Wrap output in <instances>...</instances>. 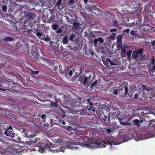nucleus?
I'll return each mask as SVG.
<instances>
[{"label":"nucleus","instance_id":"nucleus-1","mask_svg":"<svg viewBox=\"0 0 155 155\" xmlns=\"http://www.w3.org/2000/svg\"><path fill=\"white\" fill-rule=\"evenodd\" d=\"M92 100V99L89 98L87 100V103L89 104V107L88 108L89 110H92L94 112L96 111L97 116L100 121H102L103 123H104L105 124L109 123L110 121V118L109 117H107V116L104 115L103 113V111L101 110L104 108V107H99L98 110H96V109L94 107V105L91 103Z\"/></svg>","mask_w":155,"mask_h":155},{"label":"nucleus","instance_id":"nucleus-2","mask_svg":"<svg viewBox=\"0 0 155 155\" xmlns=\"http://www.w3.org/2000/svg\"><path fill=\"white\" fill-rule=\"evenodd\" d=\"M69 39L72 42L75 43L76 46L71 48V50H77L82 47V44L80 38L76 34L72 33L69 36Z\"/></svg>","mask_w":155,"mask_h":155},{"label":"nucleus","instance_id":"nucleus-3","mask_svg":"<svg viewBox=\"0 0 155 155\" xmlns=\"http://www.w3.org/2000/svg\"><path fill=\"white\" fill-rule=\"evenodd\" d=\"M21 16L22 17V18L21 19L20 21H21L24 18L26 19V20H24V24L27 26V25H29L30 23L29 20L35 18L36 17V15L35 14L32 13L24 12L21 13Z\"/></svg>","mask_w":155,"mask_h":155},{"label":"nucleus","instance_id":"nucleus-4","mask_svg":"<svg viewBox=\"0 0 155 155\" xmlns=\"http://www.w3.org/2000/svg\"><path fill=\"white\" fill-rule=\"evenodd\" d=\"M38 143V145L36 147H38L39 152L43 153L48 148L50 142L48 139H44Z\"/></svg>","mask_w":155,"mask_h":155},{"label":"nucleus","instance_id":"nucleus-5","mask_svg":"<svg viewBox=\"0 0 155 155\" xmlns=\"http://www.w3.org/2000/svg\"><path fill=\"white\" fill-rule=\"evenodd\" d=\"M128 4L131 8L134 9L137 11L140 10V7L141 5L139 0H130L128 2Z\"/></svg>","mask_w":155,"mask_h":155},{"label":"nucleus","instance_id":"nucleus-6","mask_svg":"<svg viewBox=\"0 0 155 155\" xmlns=\"http://www.w3.org/2000/svg\"><path fill=\"white\" fill-rule=\"evenodd\" d=\"M155 116V114L154 113L150 114H149L148 115H145V117L144 118V120L145 121V122L148 121V123H150L149 124L150 127L151 126L152 122H155V120L153 119H152V116ZM152 127L153 128V131L154 130H155V124H153Z\"/></svg>","mask_w":155,"mask_h":155},{"label":"nucleus","instance_id":"nucleus-7","mask_svg":"<svg viewBox=\"0 0 155 155\" xmlns=\"http://www.w3.org/2000/svg\"><path fill=\"white\" fill-rule=\"evenodd\" d=\"M128 115L124 114L122 115L121 116L120 115L119 117H118V120L120 122V124L121 125L124 126L127 125H130L131 123H128L127 122H129L130 121L128 119Z\"/></svg>","mask_w":155,"mask_h":155},{"label":"nucleus","instance_id":"nucleus-8","mask_svg":"<svg viewBox=\"0 0 155 155\" xmlns=\"http://www.w3.org/2000/svg\"><path fill=\"white\" fill-rule=\"evenodd\" d=\"M4 133L7 136H10L12 138H14L15 135L14 133L12 126L10 124L7 126V128L5 129Z\"/></svg>","mask_w":155,"mask_h":155},{"label":"nucleus","instance_id":"nucleus-9","mask_svg":"<svg viewBox=\"0 0 155 155\" xmlns=\"http://www.w3.org/2000/svg\"><path fill=\"white\" fill-rule=\"evenodd\" d=\"M55 145L53 143L50 142V144H49L48 148L50 150V151L52 153H57L61 152H64L65 150V147L62 146L60 147V148L56 149L55 147H54Z\"/></svg>","mask_w":155,"mask_h":155},{"label":"nucleus","instance_id":"nucleus-10","mask_svg":"<svg viewBox=\"0 0 155 155\" xmlns=\"http://www.w3.org/2000/svg\"><path fill=\"white\" fill-rule=\"evenodd\" d=\"M91 77V74L89 75L88 77L84 76V74L82 75L79 79L81 85L83 86L87 85Z\"/></svg>","mask_w":155,"mask_h":155},{"label":"nucleus","instance_id":"nucleus-11","mask_svg":"<svg viewBox=\"0 0 155 155\" xmlns=\"http://www.w3.org/2000/svg\"><path fill=\"white\" fill-rule=\"evenodd\" d=\"M104 64L107 66H109V64L111 65H117L116 60L114 59L112 57H109L106 58L103 61Z\"/></svg>","mask_w":155,"mask_h":155},{"label":"nucleus","instance_id":"nucleus-12","mask_svg":"<svg viewBox=\"0 0 155 155\" xmlns=\"http://www.w3.org/2000/svg\"><path fill=\"white\" fill-rule=\"evenodd\" d=\"M78 143H79L77 142H71L69 141L65 143L67 145L63 147H65V149H69L77 150L78 147H77L76 145H78Z\"/></svg>","mask_w":155,"mask_h":155},{"label":"nucleus","instance_id":"nucleus-13","mask_svg":"<svg viewBox=\"0 0 155 155\" xmlns=\"http://www.w3.org/2000/svg\"><path fill=\"white\" fill-rule=\"evenodd\" d=\"M40 28L39 26H37L36 28L34 30V32L39 39L43 40L45 36L43 34V32L40 30Z\"/></svg>","mask_w":155,"mask_h":155},{"label":"nucleus","instance_id":"nucleus-14","mask_svg":"<svg viewBox=\"0 0 155 155\" xmlns=\"http://www.w3.org/2000/svg\"><path fill=\"white\" fill-rule=\"evenodd\" d=\"M143 52V49L142 48L134 50L132 53V57L134 59H136L138 55H141Z\"/></svg>","mask_w":155,"mask_h":155},{"label":"nucleus","instance_id":"nucleus-15","mask_svg":"<svg viewBox=\"0 0 155 155\" xmlns=\"http://www.w3.org/2000/svg\"><path fill=\"white\" fill-rule=\"evenodd\" d=\"M74 138H76L77 140L79 142V143H85L87 142V139L88 137L84 135L76 137L75 135L74 136Z\"/></svg>","mask_w":155,"mask_h":155},{"label":"nucleus","instance_id":"nucleus-16","mask_svg":"<svg viewBox=\"0 0 155 155\" xmlns=\"http://www.w3.org/2000/svg\"><path fill=\"white\" fill-rule=\"evenodd\" d=\"M141 29V31L142 30L143 31L141 32V33L149 34L152 32V27L148 24L146 25L145 26H143V28Z\"/></svg>","mask_w":155,"mask_h":155},{"label":"nucleus","instance_id":"nucleus-17","mask_svg":"<svg viewBox=\"0 0 155 155\" xmlns=\"http://www.w3.org/2000/svg\"><path fill=\"white\" fill-rule=\"evenodd\" d=\"M128 90L127 86L124 85L123 88L118 90L119 94L122 97H125L127 95Z\"/></svg>","mask_w":155,"mask_h":155},{"label":"nucleus","instance_id":"nucleus-18","mask_svg":"<svg viewBox=\"0 0 155 155\" xmlns=\"http://www.w3.org/2000/svg\"><path fill=\"white\" fill-rule=\"evenodd\" d=\"M21 133L22 134L23 136L26 137L31 138L32 137L33 135H31V132L28 129H24L21 130Z\"/></svg>","mask_w":155,"mask_h":155},{"label":"nucleus","instance_id":"nucleus-19","mask_svg":"<svg viewBox=\"0 0 155 155\" xmlns=\"http://www.w3.org/2000/svg\"><path fill=\"white\" fill-rule=\"evenodd\" d=\"M20 148L17 149L16 147L13 146L9 148V150L11 153H12V155H16L20 153Z\"/></svg>","mask_w":155,"mask_h":155},{"label":"nucleus","instance_id":"nucleus-20","mask_svg":"<svg viewBox=\"0 0 155 155\" xmlns=\"http://www.w3.org/2000/svg\"><path fill=\"white\" fill-rule=\"evenodd\" d=\"M18 111L21 114H26L27 112V107L24 106L18 105L16 106Z\"/></svg>","mask_w":155,"mask_h":155},{"label":"nucleus","instance_id":"nucleus-21","mask_svg":"<svg viewBox=\"0 0 155 155\" xmlns=\"http://www.w3.org/2000/svg\"><path fill=\"white\" fill-rule=\"evenodd\" d=\"M74 108L78 107L81 105V103L80 101L77 100H72V101L70 104Z\"/></svg>","mask_w":155,"mask_h":155},{"label":"nucleus","instance_id":"nucleus-22","mask_svg":"<svg viewBox=\"0 0 155 155\" xmlns=\"http://www.w3.org/2000/svg\"><path fill=\"white\" fill-rule=\"evenodd\" d=\"M122 36L120 35H118L117 37V47L118 48L122 47Z\"/></svg>","mask_w":155,"mask_h":155},{"label":"nucleus","instance_id":"nucleus-23","mask_svg":"<svg viewBox=\"0 0 155 155\" xmlns=\"http://www.w3.org/2000/svg\"><path fill=\"white\" fill-rule=\"evenodd\" d=\"M64 99L65 101L66 102H65L66 104H70L71 102V96L68 94L67 93L64 95Z\"/></svg>","mask_w":155,"mask_h":155},{"label":"nucleus","instance_id":"nucleus-24","mask_svg":"<svg viewBox=\"0 0 155 155\" xmlns=\"http://www.w3.org/2000/svg\"><path fill=\"white\" fill-rule=\"evenodd\" d=\"M62 15L57 14H56L55 20L56 22L58 24H61L62 22Z\"/></svg>","mask_w":155,"mask_h":155},{"label":"nucleus","instance_id":"nucleus-25","mask_svg":"<svg viewBox=\"0 0 155 155\" xmlns=\"http://www.w3.org/2000/svg\"><path fill=\"white\" fill-rule=\"evenodd\" d=\"M134 98L136 99H139L141 101L143 100V99L145 98L144 96H143L140 93V92H139V93L135 94L134 95Z\"/></svg>","mask_w":155,"mask_h":155},{"label":"nucleus","instance_id":"nucleus-26","mask_svg":"<svg viewBox=\"0 0 155 155\" xmlns=\"http://www.w3.org/2000/svg\"><path fill=\"white\" fill-rule=\"evenodd\" d=\"M138 90L139 92H141L142 95L144 96V91L145 90L146 88V85H142L141 86H139L138 87Z\"/></svg>","mask_w":155,"mask_h":155},{"label":"nucleus","instance_id":"nucleus-27","mask_svg":"<svg viewBox=\"0 0 155 155\" xmlns=\"http://www.w3.org/2000/svg\"><path fill=\"white\" fill-rule=\"evenodd\" d=\"M109 115H110L113 119L114 120L118 119V117L120 115L116 112H114L113 113H110L109 114Z\"/></svg>","mask_w":155,"mask_h":155},{"label":"nucleus","instance_id":"nucleus-28","mask_svg":"<svg viewBox=\"0 0 155 155\" xmlns=\"http://www.w3.org/2000/svg\"><path fill=\"white\" fill-rule=\"evenodd\" d=\"M68 36L67 35H66L63 38L62 42L64 44H67V47L71 48V46H70V45L68 44Z\"/></svg>","mask_w":155,"mask_h":155},{"label":"nucleus","instance_id":"nucleus-29","mask_svg":"<svg viewBox=\"0 0 155 155\" xmlns=\"http://www.w3.org/2000/svg\"><path fill=\"white\" fill-rule=\"evenodd\" d=\"M151 63L153 65L151 67V70L155 72V59L153 57L151 58Z\"/></svg>","mask_w":155,"mask_h":155},{"label":"nucleus","instance_id":"nucleus-30","mask_svg":"<svg viewBox=\"0 0 155 155\" xmlns=\"http://www.w3.org/2000/svg\"><path fill=\"white\" fill-rule=\"evenodd\" d=\"M121 48L122 49L121 50V52H120V54L122 57H126V50L125 48H123L122 46Z\"/></svg>","mask_w":155,"mask_h":155},{"label":"nucleus","instance_id":"nucleus-31","mask_svg":"<svg viewBox=\"0 0 155 155\" xmlns=\"http://www.w3.org/2000/svg\"><path fill=\"white\" fill-rule=\"evenodd\" d=\"M132 123H133V126H136L137 127H139L140 126V120L138 119H135L133 120Z\"/></svg>","mask_w":155,"mask_h":155},{"label":"nucleus","instance_id":"nucleus-32","mask_svg":"<svg viewBox=\"0 0 155 155\" xmlns=\"http://www.w3.org/2000/svg\"><path fill=\"white\" fill-rule=\"evenodd\" d=\"M31 52L34 58L36 59H37L38 58L39 56L38 53L36 51L33 50L31 51Z\"/></svg>","mask_w":155,"mask_h":155},{"label":"nucleus","instance_id":"nucleus-33","mask_svg":"<svg viewBox=\"0 0 155 155\" xmlns=\"http://www.w3.org/2000/svg\"><path fill=\"white\" fill-rule=\"evenodd\" d=\"M62 0H58L56 5L58 7V8L61 9L63 8L62 5Z\"/></svg>","mask_w":155,"mask_h":155},{"label":"nucleus","instance_id":"nucleus-34","mask_svg":"<svg viewBox=\"0 0 155 155\" xmlns=\"http://www.w3.org/2000/svg\"><path fill=\"white\" fill-rule=\"evenodd\" d=\"M14 40L13 38L9 37V36H5L3 40L5 42L12 41Z\"/></svg>","mask_w":155,"mask_h":155},{"label":"nucleus","instance_id":"nucleus-35","mask_svg":"<svg viewBox=\"0 0 155 155\" xmlns=\"http://www.w3.org/2000/svg\"><path fill=\"white\" fill-rule=\"evenodd\" d=\"M132 52V51L131 50H128L126 53V55L127 56V58L128 59L130 60L131 59V54Z\"/></svg>","mask_w":155,"mask_h":155},{"label":"nucleus","instance_id":"nucleus-36","mask_svg":"<svg viewBox=\"0 0 155 155\" xmlns=\"http://www.w3.org/2000/svg\"><path fill=\"white\" fill-rule=\"evenodd\" d=\"M73 26L76 30H78L79 29V28L80 27V24L78 22H75L74 23Z\"/></svg>","mask_w":155,"mask_h":155},{"label":"nucleus","instance_id":"nucleus-37","mask_svg":"<svg viewBox=\"0 0 155 155\" xmlns=\"http://www.w3.org/2000/svg\"><path fill=\"white\" fill-rule=\"evenodd\" d=\"M49 63L50 65L52 66V67H55V70H56L58 68V67H56V66H55V61L54 60H51V61H50L49 62Z\"/></svg>","mask_w":155,"mask_h":155},{"label":"nucleus","instance_id":"nucleus-38","mask_svg":"<svg viewBox=\"0 0 155 155\" xmlns=\"http://www.w3.org/2000/svg\"><path fill=\"white\" fill-rule=\"evenodd\" d=\"M48 107L49 108L52 107H53L56 106L57 104L55 102L53 101H51L50 104H48V105H47Z\"/></svg>","mask_w":155,"mask_h":155},{"label":"nucleus","instance_id":"nucleus-39","mask_svg":"<svg viewBox=\"0 0 155 155\" xmlns=\"http://www.w3.org/2000/svg\"><path fill=\"white\" fill-rule=\"evenodd\" d=\"M39 140V139L38 138H36L34 140H29V143L30 144H31L32 143H35L37 142H38V140Z\"/></svg>","mask_w":155,"mask_h":155},{"label":"nucleus","instance_id":"nucleus-40","mask_svg":"<svg viewBox=\"0 0 155 155\" xmlns=\"http://www.w3.org/2000/svg\"><path fill=\"white\" fill-rule=\"evenodd\" d=\"M96 11V10H94V11H91V15L93 17L95 18H96L98 15V14L96 13L95 12V11Z\"/></svg>","mask_w":155,"mask_h":155},{"label":"nucleus","instance_id":"nucleus-41","mask_svg":"<svg viewBox=\"0 0 155 155\" xmlns=\"http://www.w3.org/2000/svg\"><path fill=\"white\" fill-rule=\"evenodd\" d=\"M56 142L57 143H61V144H62L64 142V140L63 139H61V138H59V139H57Z\"/></svg>","mask_w":155,"mask_h":155},{"label":"nucleus","instance_id":"nucleus-42","mask_svg":"<svg viewBox=\"0 0 155 155\" xmlns=\"http://www.w3.org/2000/svg\"><path fill=\"white\" fill-rule=\"evenodd\" d=\"M51 93L50 92H48L45 95V98H49L51 96Z\"/></svg>","mask_w":155,"mask_h":155},{"label":"nucleus","instance_id":"nucleus-43","mask_svg":"<svg viewBox=\"0 0 155 155\" xmlns=\"http://www.w3.org/2000/svg\"><path fill=\"white\" fill-rule=\"evenodd\" d=\"M51 26L53 29L54 30H56L58 27V25L56 24H52L51 25Z\"/></svg>","mask_w":155,"mask_h":155},{"label":"nucleus","instance_id":"nucleus-44","mask_svg":"<svg viewBox=\"0 0 155 155\" xmlns=\"http://www.w3.org/2000/svg\"><path fill=\"white\" fill-rule=\"evenodd\" d=\"M113 25L116 27L119 25V22L117 20L114 21L113 23Z\"/></svg>","mask_w":155,"mask_h":155},{"label":"nucleus","instance_id":"nucleus-45","mask_svg":"<svg viewBox=\"0 0 155 155\" xmlns=\"http://www.w3.org/2000/svg\"><path fill=\"white\" fill-rule=\"evenodd\" d=\"M116 36V33H112V35H110L109 37L112 40L114 39L115 38Z\"/></svg>","mask_w":155,"mask_h":155},{"label":"nucleus","instance_id":"nucleus-46","mask_svg":"<svg viewBox=\"0 0 155 155\" xmlns=\"http://www.w3.org/2000/svg\"><path fill=\"white\" fill-rule=\"evenodd\" d=\"M97 81L96 80L94 83H93L91 84L90 87H95L97 85Z\"/></svg>","mask_w":155,"mask_h":155},{"label":"nucleus","instance_id":"nucleus-47","mask_svg":"<svg viewBox=\"0 0 155 155\" xmlns=\"http://www.w3.org/2000/svg\"><path fill=\"white\" fill-rule=\"evenodd\" d=\"M47 117V115L46 114H42L41 118L42 119V121H45L46 120V117Z\"/></svg>","mask_w":155,"mask_h":155},{"label":"nucleus","instance_id":"nucleus-48","mask_svg":"<svg viewBox=\"0 0 155 155\" xmlns=\"http://www.w3.org/2000/svg\"><path fill=\"white\" fill-rule=\"evenodd\" d=\"M97 39L98 41L100 43H103L104 42V40L103 38L101 37H99Z\"/></svg>","mask_w":155,"mask_h":155},{"label":"nucleus","instance_id":"nucleus-49","mask_svg":"<svg viewBox=\"0 0 155 155\" xmlns=\"http://www.w3.org/2000/svg\"><path fill=\"white\" fill-rule=\"evenodd\" d=\"M118 90H115L112 92V95L113 96H115L117 95V94H119Z\"/></svg>","mask_w":155,"mask_h":155},{"label":"nucleus","instance_id":"nucleus-50","mask_svg":"<svg viewBox=\"0 0 155 155\" xmlns=\"http://www.w3.org/2000/svg\"><path fill=\"white\" fill-rule=\"evenodd\" d=\"M150 45L152 47H154L153 49H154V50L155 51V40H153V41H151L150 42Z\"/></svg>","mask_w":155,"mask_h":155},{"label":"nucleus","instance_id":"nucleus-51","mask_svg":"<svg viewBox=\"0 0 155 155\" xmlns=\"http://www.w3.org/2000/svg\"><path fill=\"white\" fill-rule=\"evenodd\" d=\"M0 152L1 153V154H5V150L2 147H0Z\"/></svg>","mask_w":155,"mask_h":155},{"label":"nucleus","instance_id":"nucleus-52","mask_svg":"<svg viewBox=\"0 0 155 155\" xmlns=\"http://www.w3.org/2000/svg\"><path fill=\"white\" fill-rule=\"evenodd\" d=\"M105 130L108 134L112 132L111 128H107L105 129Z\"/></svg>","mask_w":155,"mask_h":155},{"label":"nucleus","instance_id":"nucleus-53","mask_svg":"<svg viewBox=\"0 0 155 155\" xmlns=\"http://www.w3.org/2000/svg\"><path fill=\"white\" fill-rule=\"evenodd\" d=\"M2 9L4 12H6L7 10V6L5 5H3L2 7Z\"/></svg>","mask_w":155,"mask_h":155},{"label":"nucleus","instance_id":"nucleus-54","mask_svg":"<svg viewBox=\"0 0 155 155\" xmlns=\"http://www.w3.org/2000/svg\"><path fill=\"white\" fill-rule=\"evenodd\" d=\"M130 31V29L129 28H127L126 29H125L124 31V34H126V35H127V34H128L129 32V31Z\"/></svg>","mask_w":155,"mask_h":155},{"label":"nucleus","instance_id":"nucleus-55","mask_svg":"<svg viewBox=\"0 0 155 155\" xmlns=\"http://www.w3.org/2000/svg\"><path fill=\"white\" fill-rule=\"evenodd\" d=\"M140 22H138V23H136L135 22H133L131 23V26H135L136 25H139L140 24Z\"/></svg>","mask_w":155,"mask_h":155},{"label":"nucleus","instance_id":"nucleus-56","mask_svg":"<svg viewBox=\"0 0 155 155\" xmlns=\"http://www.w3.org/2000/svg\"><path fill=\"white\" fill-rule=\"evenodd\" d=\"M97 145V147L98 148H101L102 147H104V145L103 144H102L100 142L98 143H96Z\"/></svg>","mask_w":155,"mask_h":155},{"label":"nucleus","instance_id":"nucleus-57","mask_svg":"<svg viewBox=\"0 0 155 155\" xmlns=\"http://www.w3.org/2000/svg\"><path fill=\"white\" fill-rule=\"evenodd\" d=\"M145 90H147V91H152V89L150 87H147L146 86V88H145Z\"/></svg>","mask_w":155,"mask_h":155},{"label":"nucleus","instance_id":"nucleus-58","mask_svg":"<svg viewBox=\"0 0 155 155\" xmlns=\"http://www.w3.org/2000/svg\"><path fill=\"white\" fill-rule=\"evenodd\" d=\"M98 42V41L97 38H96L94 40V44L96 46L97 45Z\"/></svg>","mask_w":155,"mask_h":155},{"label":"nucleus","instance_id":"nucleus-59","mask_svg":"<svg viewBox=\"0 0 155 155\" xmlns=\"http://www.w3.org/2000/svg\"><path fill=\"white\" fill-rule=\"evenodd\" d=\"M43 40L45 41H48L50 40V38L49 37H48V36H47L46 38H44Z\"/></svg>","mask_w":155,"mask_h":155},{"label":"nucleus","instance_id":"nucleus-60","mask_svg":"<svg viewBox=\"0 0 155 155\" xmlns=\"http://www.w3.org/2000/svg\"><path fill=\"white\" fill-rule=\"evenodd\" d=\"M58 122L59 123L62 124L64 125H65V122L64 121L62 120L59 119V120H58Z\"/></svg>","mask_w":155,"mask_h":155},{"label":"nucleus","instance_id":"nucleus-61","mask_svg":"<svg viewBox=\"0 0 155 155\" xmlns=\"http://www.w3.org/2000/svg\"><path fill=\"white\" fill-rule=\"evenodd\" d=\"M74 0H69L68 2L69 4L70 5H72L74 4Z\"/></svg>","mask_w":155,"mask_h":155},{"label":"nucleus","instance_id":"nucleus-62","mask_svg":"<svg viewBox=\"0 0 155 155\" xmlns=\"http://www.w3.org/2000/svg\"><path fill=\"white\" fill-rule=\"evenodd\" d=\"M15 2H13V1L11 2V6L12 7H14V6H15Z\"/></svg>","mask_w":155,"mask_h":155},{"label":"nucleus","instance_id":"nucleus-63","mask_svg":"<svg viewBox=\"0 0 155 155\" xmlns=\"http://www.w3.org/2000/svg\"><path fill=\"white\" fill-rule=\"evenodd\" d=\"M130 33L133 35H135L136 34V32L132 30L130 31Z\"/></svg>","mask_w":155,"mask_h":155},{"label":"nucleus","instance_id":"nucleus-64","mask_svg":"<svg viewBox=\"0 0 155 155\" xmlns=\"http://www.w3.org/2000/svg\"><path fill=\"white\" fill-rule=\"evenodd\" d=\"M39 73L38 71H32V73L35 75L38 74Z\"/></svg>","mask_w":155,"mask_h":155}]
</instances>
